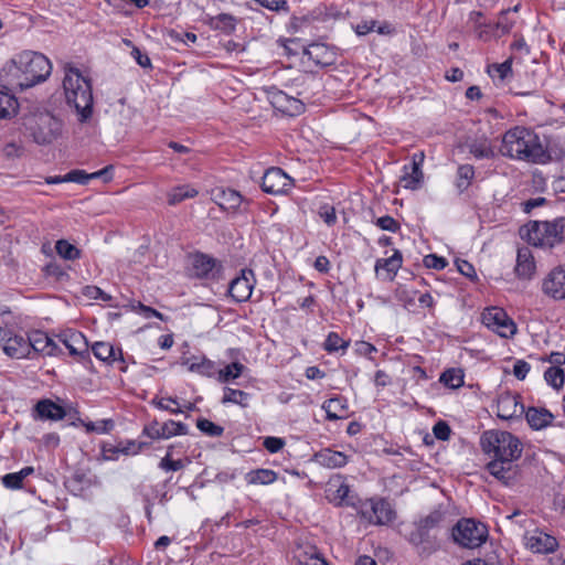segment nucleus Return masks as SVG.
Returning <instances> with one entry per match:
<instances>
[{
	"label": "nucleus",
	"instance_id": "nucleus-1",
	"mask_svg": "<svg viewBox=\"0 0 565 565\" xmlns=\"http://www.w3.org/2000/svg\"><path fill=\"white\" fill-rule=\"evenodd\" d=\"M483 452L491 458L487 470L504 486L512 484L518 476L514 463L522 455V444L513 434L505 430H487L481 435Z\"/></svg>",
	"mask_w": 565,
	"mask_h": 565
},
{
	"label": "nucleus",
	"instance_id": "nucleus-2",
	"mask_svg": "<svg viewBox=\"0 0 565 565\" xmlns=\"http://www.w3.org/2000/svg\"><path fill=\"white\" fill-rule=\"evenodd\" d=\"M6 81L13 87L26 89L51 75V61L42 53L23 51L14 55L3 68Z\"/></svg>",
	"mask_w": 565,
	"mask_h": 565
},
{
	"label": "nucleus",
	"instance_id": "nucleus-3",
	"mask_svg": "<svg viewBox=\"0 0 565 565\" xmlns=\"http://www.w3.org/2000/svg\"><path fill=\"white\" fill-rule=\"evenodd\" d=\"M500 152L510 159L536 164H544L551 159L540 136L531 128L521 126L513 127L503 135Z\"/></svg>",
	"mask_w": 565,
	"mask_h": 565
},
{
	"label": "nucleus",
	"instance_id": "nucleus-4",
	"mask_svg": "<svg viewBox=\"0 0 565 565\" xmlns=\"http://www.w3.org/2000/svg\"><path fill=\"white\" fill-rule=\"evenodd\" d=\"M63 88L68 105H72L81 121L87 120L92 115L93 94L90 83L77 68L65 67Z\"/></svg>",
	"mask_w": 565,
	"mask_h": 565
},
{
	"label": "nucleus",
	"instance_id": "nucleus-5",
	"mask_svg": "<svg viewBox=\"0 0 565 565\" xmlns=\"http://www.w3.org/2000/svg\"><path fill=\"white\" fill-rule=\"evenodd\" d=\"M520 235L534 246L553 247L565 239V217L532 221L521 227Z\"/></svg>",
	"mask_w": 565,
	"mask_h": 565
},
{
	"label": "nucleus",
	"instance_id": "nucleus-6",
	"mask_svg": "<svg viewBox=\"0 0 565 565\" xmlns=\"http://www.w3.org/2000/svg\"><path fill=\"white\" fill-rule=\"evenodd\" d=\"M24 127L38 145H50L62 135V121L51 113H39L28 116Z\"/></svg>",
	"mask_w": 565,
	"mask_h": 565
},
{
	"label": "nucleus",
	"instance_id": "nucleus-7",
	"mask_svg": "<svg viewBox=\"0 0 565 565\" xmlns=\"http://www.w3.org/2000/svg\"><path fill=\"white\" fill-rule=\"evenodd\" d=\"M452 537L462 547L476 548L486 542L488 530L481 522L472 519H462L452 529Z\"/></svg>",
	"mask_w": 565,
	"mask_h": 565
},
{
	"label": "nucleus",
	"instance_id": "nucleus-8",
	"mask_svg": "<svg viewBox=\"0 0 565 565\" xmlns=\"http://www.w3.org/2000/svg\"><path fill=\"white\" fill-rule=\"evenodd\" d=\"M358 513L374 525H384L393 521L395 513L391 504L384 499H369L361 502Z\"/></svg>",
	"mask_w": 565,
	"mask_h": 565
},
{
	"label": "nucleus",
	"instance_id": "nucleus-9",
	"mask_svg": "<svg viewBox=\"0 0 565 565\" xmlns=\"http://www.w3.org/2000/svg\"><path fill=\"white\" fill-rule=\"evenodd\" d=\"M482 323L501 338H512L516 333L515 322L500 307H490L482 312Z\"/></svg>",
	"mask_w": 565,
	"mask_h": 565
},
{
	"label": "nucleus",
	"instance_id": "nucleus-10",
	"mask_svg": "<svg viewBox=\"0 0 565 565\" xmlns=\"http://www.w3.org/2000/svg\"><path fill=\"white\" fill-rule=\"evenodd\" d=\"M0 344L6 355L11 359H28V337L15 333L11 329L0 327Z\"/></svg>",
	"mask_w": 565,
	"mask_h": 565
},
{
	"label": "nucleus",
	"instance_id": "nucleus-11",
	"mask_svg": "<svg viewBox=\"0 0 565 565\" xmlns=\"http://www.w3.org/2000/svg\"><path fill=\"white\" fill-rule=\"evenodd\" d=\"M446 519V512L440 508L431 511L428 515L423 518L414 532L409 536L411 543L414 545H422L430 541L429 532L434 529L441 526Z\"/></svg>",
	"mask_w": 565,
	"mask_h": 565
},
{
	"label": "nucleus",
	"instance_id": "nucleus-12",
	"mask_svg": "<svg viewBox=\"0 0 565 565\" xmlns=\"http://www.w3.org/2000/svg\"><path fill=\"white\" fill-rule=\"evenodd\" d=\"M29 358L33 359L35 354L43 356H55L62 353L56 342L45 332L35 330L28 334Z\"/></svg>",
	"mask_w": 565,
	"mask_h": 565
},
{
	"label": "nucleus",
	"instance_id": "nucleus-13",
	"mask_svg": "<svg viewBox=\"0 0 565 565\" xmlns=\"http://www.w3.org/2000/svg\"><path fill=\"white\" fill-rule=\"evenodd\" d=\"M292 186V179L280 168L268 169L262 180V188L266 193L278 195L287 193Z\"/></svg>",
	"mask_w": 565,
	"mask_h": 565
},
{
	"label": "nucleus",
	"instance_id": "nucleus-14",
	"mask_svg": "<svg viewBox=\"0 0 565 565\" xmlns=\"http://www.w3.org/2000/svg\"><path fill=\"white\" fill-rule=\"evenodd\" d=\"M254 285L255 277L253 271L249 269H243L241 275L231 281L228 292L237 302L247 301L252 296Z\"/></svg>",
	"mask_w": 565,
	"mask_h": 565
},
{
	"label": "nucleus",
	"instance_id": "nucleus-15",
	"mask_svg": "<svg viewBox=\"0 0 565 565\" xmlns=\"http://www.w3.org/2000/svg\"><path fill=\"white\" fill-rule=\"evenodd\" d=\"M58 340L65 345L71 355L79 360L89 356L88 342L82 332L68 330L60 333Z\"/></svg>",
	"mask_w": 565,
	"mask_h": 565
},
{
	"label": "nucleus",
	"instance_id": "nucleus-16",
	"mask_svg": "<svg viewBox=\"0 0 565 565\" xmlns=\"http://www.w3.org/2000/svg\"><path fill=\"white\" fill-rule=\"evenodd\" d=\"M542 289L548 297L561 300L565 298V266L552 269L544 278Z\"/></svg>",
	"mask_w": 565,
	"mask_h": 565
},
{
	"label": "nucleus",
	"instance_id": "nucleus-17",
	"mask_svg": "<svg viewBox=\"0 0 565 565\" xmlns=\"http://www.w3.org/2000/svg\"><path fill=\"white\" fill-rule=\"evenodd\" d=\"M524 413V406L520 397L515 394L505 392L499 395L497 399V415L501 419H513Z\"/></svg>",
	"mask_w": 565,
	"mask_h": 565
},
{
	"label": "nucleus",
	"instance_id": "nucleus-18",
	"mask_svg": "<svg viewBox=\"0 0 565 565\" xmlns=\"http://www.w3.org/2000/svg\"><path fill=\"white\" fill-rule=\"evenodd\" d=\"M181 365L201 376L212 377L216 374V364L205 355H191L181 359Z\"/></svg>",
	"mask_w": 565,
	"mask_h": 565
},
{
	"label": "nucleus",
	"instance_id": "nucleus-19",
	"mask_svg": "<svg viewBox=\"0 0 565 565\" xmlns=\"http://www.w3.org/2000/svg\"><path fill=\"white\" fill-rule=\"evenodd\" d=\"M525 545L534 553H552L557 548L558 543L554 536L542 531H535L525 536Z\"/></svg>",
	"mask_w": 565,
	"mask_h": 565
},
{
	"label": "nucleus",
	"instance_id": "nucleus-20",
	"mask_svg": "<svg viewBox=\"0 0 565 565\" xmlns=\"http://www.w3.org/2000/svg\"><path fill=\"white\" fill-rule=\"evenodd\" d=\"M270 102L275 108L290 116L299 115L305 110V105L301 100L291 97L281 90L273 93Z\"/></svg>",
	"mask_w": 565,
	"mask_h": 565
},
{
	"label": "nucleus",
	"instance_id": "nucleus-21",
	"mask_svg": "<svg viewBox=\"0 0 565 565\" xmlns=\"http://www.w3.org/2000/svg\"><path fill=\"white\" fill-rule=\"evenodd\" d=\"M402 262V254L397 249L394 250V254L391 257L377 259L375 263V273L377 277L383 280L392 281L401 268Z\"/></svg>",
	"mask_w": 565,
	"mask_h": 565
},
{
	"label": "nucleus",
	"instance_id": "nucleus-22",
	"mask_svg": "<svg viewBox=\"0 0 565 565\" xmlns=\"http://www.w3.org/2000/svg\"><path fill=\"white\" fill-rule=\"evenodd\" d=\"M535 271V262L529 247L518 249L515 273L518 277L530 279Z\"/></svg>",
	"mask_w": 565,
	"mask_h": 565
},
{
	"label": "nucleus",
	"instance_id": "nucleus-23",
	"mask_svg": "<svg viewBox=\"0 0 565 565\" xmlns=\"http://www.w3.org/2000/svg\"><path fill=\"white\" fill-rule=\"evenodd\" d=\"M305 54L316 65L327 66L334 62V53L326 44L312 43L305 49Z\"/></svg>",
	"mask_w": 565,
	"mask_h": 565
},
{
	"label": "nucleus",
	"instance_id": "nucleus-24",
	"mask_svg": "<svg viewBox=\"0 0 565 565\" xmlns=\"http://www.w3.org/2000/svg\"><path fill=\"white\" fill-rule=\"evenodd\" d=\"M92 351L98 360L109 365L116 362H124L121 349L115 348L108 342H96L92 347Z\"/></svg>",
	"mask_w": 565,
	"mask_h": 565
},
{
	"label": "nucleus",
	"instance_id": "nucleus-25",
	"mask_svg": "<svg viewBox=\"0 0 565 565\" xmlns=\"http://www.w3.org/2000/svg\"><path fill=\"white\" fill-rule=\"evenodd\" d=\"M424 181V173L417 163L405 164L403 167V174L399 178V183L407 190H418Z\"/></svg>",
	"mask_w": 565,
	"mask_h": 565
},
{
	"label": "nucleus",
	"instance_id": "nucleus-26",
	"mask_svg": "<svg viewBox=\"0 0 565 565\" xmlns=\"http://www.w3.org/2000/svg\"><path fill=\"white\" fill-rule=\"evenodd\" d=\"M111 170V166L93 173H87L84 170H72L66 173V180L78 184H87L90 180L103 178L105 182H108L113 178Z\"/></svg>",
	"mask_w": 565,
	"mask_h": 565
},
{
	"label": "nucleus",
	"instance_id": "nucleus-27",
	"mask_svg": "<svg viewBox=\"0 0 565 565\" xmlns=\"http://www.w3.org/2000/svg\"><path fill=\"white\" fill-rule=\"evenodd\" d=\"M215 267V260L205 254H194L191 256V273L199 278L209 277Z\"/></svg>",
	"mask_w": 565,
	"mask_h": 565
},
{
	"label": "nucleus",
	"instance_id": "nucleus-28",
	"mask_svg": "<svg viewBox=\"0 0 565 565\" xmlns=\"http://www.w3.org/2000/svg\"><path fill=\"white\" fill-rule=\"evenodd\" d=\"M525 417L529 425L536 430L547 427L554 418L550 411L539 407H530Z\"/></svg>",
	"mask_w": 565,
	"mask_h": 565
},
{
	"label": "nucleus",
	"instance_id": "nucleus-29",
	"mask_svg": "<svg viewBox=\"0 0 565 565\" xmlns=\"http://www.w3.org/2000/svg\"><path fill=\"white\" fill-rule=\"evenodd\" d=\"M322 409L327 414V419L329 420H338L342 419L347 416L348 412V403L342 397H333L330 399H327L322 404Z\"/></svg>",
	"mask_w": 565,
	"mask_h": 565
},
{
	"label": "nucleus",
	"instance_id": "nucleus-30",
	"mask_svg": "<svg viewBox=\"0 0 565 565\" xmlns=\"http://www.w3.org/2000/svg\"><path fill=\"white\" fill-rule=\"evenodd\" d=\"M35 413L41 419L58 420L65 416V411L49 399L40 401L35 406Z\"/></svg>",
	"mask_w": 565,
	"mask_h": 565
},
{
	"label": "nucleus",
	"instance_id": "nucleus-31",
	"mask_svg": "<svg viewBox=\"0 0 565 565\" xmlns=\"http://www.w3.org/2000/svg\"><path fill=\"white\" fill-rule=\"evenodd\" d=\"M242 195L232 189L221 190L215 194V202L221 209L235 211L242 204Z\"/></svg>",
	"mask_w": 565,
	"mask_h": 565
},
{
	"label": "nucleus",
	"instance_id": "nucleus-32",
	"mask_svg": "<svg viewBox=\"0 0 565 565\" xmlns=\"http://www.w3.org/2000/svg\"><path fill=\"white\" fill-rule=\"evenodd\" d=\"M318 461L328 468H340L348 462V457L341 451L324 449L317 455Z\"/></svg>",
	"mask_w": 565,
	"mask_h": 565
},
{
	"label": "nucleus",
	"instance_id": "nucleus-33",
	"mask_svg": "<svg viewBox=\"0 0 565 565\" xmlns=\"http://www.w3.org/2000/svg\"><path fill=\"white\" fill-rule=\"evenodd\" d=\"M34 472L33 467H24L18 472L7 473L2 477V484L7 489L18 490L22 488L23 480Z\"/></svg>",
	"mask_w": 565,
	"mask_h": 565
},
{
	"label": "nucleus",
	"instance_id": "nucleus-34",
	"mask_svg": "<svg viewBox=\"0 0 565 565\" xmlns=\"http://www.w3.org/2000/svg\"><path fill=\"white\" fill-rule=\"evenodd\" d=\"M245 479L248 484H270L276 481L277 475L270 469H256L246 473Z\"/></svg>",
	"mask_w": 565,
	"mask_h": 565
},
{
	"label": "nucleus",
	"instance_id": "nucleus-35",
	"mask_svg": "<svg viewBox=\"0 0 565 565\" xmlns=\"http://www.w3.org/2000/svg\"><path fill=\"white\" fill-rule=\"evenodd\" d=\"M250 401V394L247 392L235 390L231 387L224 388V395L222 398V404H236L241 407H248Z\"/></svg>",
	"mask_w": 565,
	"mask_h": 565
},
{
	"label": "nucleus",
	"instance_id": "nucleus-36",
	"mask_svg": "<svg viewBox=\"0 0 565 565\" xmlns=\"http://www.w3.org/2000/svg\"><path fill=\"white\" fill-rule=\"evenodd\" d=\"M244 370L245 366L239 362L230 363L224 369L216 370L217 380L221 383H228L238 379Z\"/></svg>",
	"mask_w": 565,
	"mask_h": 565
},
{
	"label": "nucleus",
	"instance_id": "nucleus-37",
	"mask_svg": "<svg viewBox=\"0 0 565 565\" xmlns=\"http://www.w3.org/2000/svg\"><path fill=\"white\" fill-rule=\"evenodd\" d=\"M198 195V191L190 185H179L171 190L168 194V202L170 205H175L186 199H192Z\"/></svg>",
	"mask_w": 565,
	"mask_h": 565
},
{
	"label": "nucleus",
	"instance_id": "nucleus-38",
	"mask_svg": "<svg viewBox=\"0 0 565 565\" xmlns=\"http://www.w3.org/2000/svg\"><path fill=\"white\" fill-rule=\"evenodd\" d=\"M463 372L460 369H449L445 371L439 381L447 387L459 388L463 385Z\"/></svg>",
	"mask_w": 565,
	"mask_h": 565
},
{
	"label": "nucleus",
	"instance_id": "nucleus-39",
	"mask_svg": "<svg viewBox=\"0 0 565 565\" xmlns=\"http://www.w3.org/2000/svg\"><path fill=\"white\" fill-rule=\"evenodd\" d=\"M469 152L476 159H488L494 156L493 149L490 142L487 139L483 140H475L469 143Z\"/></svg>",
	"mask_w": 565,
	"mask_h": 565
},
{
	"label": "nucleus",
	"instance_id": "nucleus-40",
	"mask_svg": "<svg viewBox=\"0 0 565 565\" xmlns=\"http://www.w3.org/2000/svg\"><path fill=\"white\" fill-rule=\"evenodd\" d=\"M55 250L60 257L66 260H75L81 257V250L66 239H58L55 244Z\"/></svg>",
	"mask_w": 565,
	"mask_h": 565
},
{
	"label": "nucleus",
	"instance_id": "nucleus-41",
	"mask_svg": "<svg viewBox=\"0 0 565 565\" xmlns=\"http://www.w3.org/2000/svg\"><path fill=\"white\" fill-rule=\"evenodd\" d=\"M475 177V169L470 164H462L458 168L456 186L460 192L469 188Z\"/></svg>",
	"mask_w": 565,
	"mask_h": 565
},
{
	"label": "nucleus",
	"instance_id": "nucleus-42",
	"mask_svg": "<svg viewBox=\"0 0 565 565\" xmlns=\"http://www.w3.org/2000/svg\"><path fill=\"white\" fill-rule=\"evenodd\" d=\"M17 110L18 100L12 95L0 92V119L15 115Z\"/></svg>",
	"mask_w": 565,
	"mask_h": 565
},
{
	"label": "nucleus",
	"instance_id": "nucleus-43",
	"mask_svg": "<svg viewBox=\"0 0 565 565\" xmlns=\"http://www.w3.org/2000/svg\"><path fill=\"white\" fill-rule=\"evenodd\" d=\"M186 433L188 427L180 422L168 420L161 425L162 439H168L173 436L185 435Z\"/></svg>",
	"mask_w": 565,
	"mask_h": 565
},
{
	"label": "nucleus",
	"instance_id": "nucleus-44",
	"mask_svg": "<svg viewBox=\"0 0 565 565\" xmlns=\"http://www.w3.org/2000/svg\"><path fill=\"white\" fill-rule=\"evenodd\" d=\"M493 79L504 81L512 73V60L508 58L501 64H493L488 70Z\"/></svg>",
	"mask_w": 565,
	"mask_h": 565
},
{
	"label": "nucleus",
	"instance_id": "nucleus-45",
	"mask_svg": "<svg viewBox=\"0 0 565 565\" xmlns=\"http://www.w3.org/2000/svg\"><path fill=\"white\" fill-rule=\"evenodd\" d=\"M544 379L550 386L558 390L564 385L565 376L562 369L556 366H550L544 372Z\"/></svg>",
	"mask_w": 565,
	"mask_h": 565
},
{
	"label": "nucleus",
	"instance_id": "nucleus-46",
	"mask_svg": "<svg viewBox=\"0 0 565 565\" xmlns=\"http://www.w3.org/2000/svg\"><path fill=\"white\" fill-rule=\"evenodd\" d=\"M347 347L348 343L335 332H330L324 341V349L329 352L345 349Z\"/></svg>",
	"mask_w": 565,
	"mask_h": 565
},
{
	"label": "nucleus",
	"instance_id": "nucleus-47",
	"mask_svg": "<svg viewBox=\"0 0 565 565\" xmlns=\"http://www.w3.org/2000/svg\"><path fill=\"white\" fill-rule=\"evenodd\" d=\"M196 426L202 433L212 437L221 436L224 430L221 426L215 425L214 423L205 418L199 419Z\"/></svg>",
	"mask_w": 565,
	"mask_h": 565
},
{
	"label": "nucleus",
	"instance_id": "nucleus-48",
	"mask_svg": "<svg viewBox=\"0 0 565 565\" xmlns=\"http://www.w3.org/2000/svg\"><path fill=\"white\" fill-rule=\"evenodd\" d=\"M87 431H95L98 434L109 433L114 428V422L111 419H102L97 422H89L85 424Z\"/></svg>",
	"mask_w": 565,
	"mask_h": 565
},
{
	"label": "nucleus",
	"instance_id": "nucleus-49",
	"mask_svg": "<svg viewBox=\"0 0 565 565\" xmlns=\"http://www.w3.org/2000/svg\"><path fill=\"white\" fill-rule=\"evenodd\" d=\"M152 404L156 405L158 408L163 409V411H168V412H170L172 414H180V413H182V409L180 407H175V408L171 407V404L178 405L177 399L172 398V397L154 398L152 401Z\"/></svg>",
	"mask_w": 565,
	"mask_h": 565
},
{
	"label": "nucleus",
	"instance_id": "nucleus-50",
	"mask_svg": "<svg viewBox=\"0 0 565 565\" xmlns=\"http://www.w3.org/2000/svg\"><path fill=\"white\" fill-rule=\"evenodd\" d=\"M508 11H503L495 23V35L501 36L507 34L513 28L514 22L507 17Z\"/></svg>",
	"mask_w": 565,
	"mask_h": 565
},
{
	"label": "nucleus",
	"instance_id": "nucleus-51",
	"mask_svg": "<svg viewBox=\"0 0 565 565\" xmlns=\"http://www.w3.org/2000/svg\"><path fill=\"white\" fill-rule=\"evenodd\" d=\"M319 216L328 225L332 226L337 223V214L333 206L324 204L319 209Z\"/></svg>",
	"mask_w": 565,
	"mask_h": 565
},
{
	"label": "nucleus",
	"instance_id": "nucleus-52",
	"mask_svg": "<svg viewBox=\"0 0 565 565\" xmlns=\"http://www.w3.org/2000/svg\"><path fill=\"white\" fill-rule=\"evenodd\" d=\"M184 467L182 460H172L170 452L166 455L159 462V468L166 471H178Z\"/></svg>",
	"mask_w": 565,
	"mask_h": 565
},
{
	"label": "nucleus",
	"instance_id": "nucleus-53",
	"mask_svg": "<svg viewBox=\"0 0 565 565\" xmlns=\"http://www.w3.org/2000/svg\"><path fill=\"white\" fill-rule=\"evenodd\" d=\"M424 264L427 268L441 270L447 266V260L444 257L430 254L424 258Z\"/></svg>",
	"mask_w": 565,
	"mask_h": 565
},
{
	"label": "nucleus",
	"instance_id": "nucleus-54",
	"mask_svg": "<svg viewBox=\"0 0 565 565\" xmlns=\"http://www.w3.org/2000/svg\"><path fill=\"white\" fill-rule=\"evenodd\" d=\"M376 225L383 230L395 233L399 225L398 223L390 215L381 216L376 220Z\"/></svg>",
	"mask_w": 565,
	"mask_h": 565
},
{
	"label": "nucleus",
	"instance_id": "nucleus-55",
	"mask_svg": "<svg viewBox=\"0 0 565 565\" xmlns=\"http://www.w3.org/2000/svg\"><path fill=\"white\" fill-rule=\"evenodd\" d=\"M263 446L271 454L280 451L285 446V440L279 437H266Z\"/></svg>",
	"mask_w": 565,
	"mask_h": 565
},
{
	"label": "nucleus",
	"instance_id": "nucleus-56",
	"mask_svg": "<svg viewBox=\"0 0 565 565\" xmlns=\"http://www.w3.org/2000/svg\"><path fill=\"white\" fill-rule=\"evenodd\" d=\"M117 454H137V450L131 451L129 447L126 448H115V447H103V458L105 460H115L117 459Z\"/></svg>",
	"mask_w": 565,
	"mask_h": 565
},
{
	"label": "nucleus",
	"instance_id": "nucleus-57",
	"mask_svg": "<svg viewBox=\"0 0 565 565\" xmlns=\"http://www.w3.org/2000/svg\"><path fill=\"white\" fill-rule=\"evenodd\" d=\"M263 7L271 11H288V4L286 0H256Z\"/></svg>",
	"mask_w": 565,
	"mask_h": 565
},
{
	"label": "nucleus",
	"instance_id": "nucleus-58",
	"mask_svg": "<svg viewBox=\"0 0 565 565\" xmlns=\"http://www.w3.org/2000/svg\"><path fill=\"white\" fill-rule=\"evenodd\" d=\"M531 370V365L524 360H518L513 366V375L518 380H524Z\"/></svg>",
	"mask_w": 565,
	"mask_h": 565
},
{
	"label": "nucleus",
	"instance_id": "nucleus-59",
	"mask_svg": "<svg viewBox=\"0 0 565 565\" xmlns=\"http://www.w3.org/2000/svg\"><path fill=\"white\" fill-rule=\"evenodd\" d=\"M456 266L458 270L466 277L475 279L477 278L475 267L467 260L458 259L456 260Z\"/></svg>",
	"mask_w": 565,
	"mask_h": 565
},
{
	"label": "nucleus",
	"instance_id": "nucleus-60",
	"mask_svg": "<svg viewBox=\"0 0 565 565\" xmlns=\"http://www.w3.org/2000/svg\"><path fill=\"white\" fill-rule=\"evenodd\" d=\"M434 435L440 440H447L450 436V427L445 422H438L433 428Z\"/></svg>",
	"mask_w": 565,
	"mask_h": 565
},
{
	"label": "nucleus",
	"instance_id": "nucleus-61",
	"mask_svg": "<svg viewBox=\"0 0 565 565\" xmlns=\"http://www.w3.org/2000/svg\"><path fill=\"white\" fill-rule=\"evenodd\" d=\"M377 22L375 20L362 21L354 28L358 35H365L375 30Z\"/></svg>",
	"mask_w": 565,
	"mask_h": 565
},
{
	"label": "nucleus",
	"instance_id": "nucleus-62",
	"mask_svg": "<svg viewBox=\"0 0 565 565\" xmlns=\"http://www.w3.org/2000/svg\"><path fill=\"white\" fill-rule=\"evenodd\" d=\"M131 55L134 56L138 65H140L141 67L146 68L151 66V61L149 56L146 53L141 52L138 47L132 49Z\"/></svg>",
	"mask_w": 565,
	"mask_h": 565
},
{
	"label": "nucleus",
	"instance_id": "nucleus-63",
	"mask_svg": "<svg viewBox=\"0 0 565 565\" xmlns=\"http://www.w3.org/2000/svg\"><path fill=\"white\" fill-rule=\"evenodd\" d=\"M543 362H548L552 366L559 367V365L565 363V353L564 352H552L548 356H544L541 359Z\"/></svg>",
	"mask_w": 565,
	"mask_h": 565
},
{
	"label": "nucleus",
	"instance_id": "nucleus-64",
	"mask_svg": "<svg viewBox=\"0 0 565 565\" xmlns=\"http://www.w3.org/2000/svg\"><path fill=\"white\" fill-rule=\"evenodd\" d=\"M138 312L140 315H142L146 319H150L152 317H156V318H159V319H163V316L161 312L157 311L156 309L153 308H150V307H147L142 303H138Z\"/></svg>",
	"mask_w": 565,
	"mask_h": 565
}]
</instances>
